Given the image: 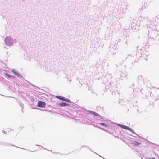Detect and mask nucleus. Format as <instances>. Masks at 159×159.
Instances as JSON below:
<instances>
[{
    "instance_id": "obj_4",
    "label": "nucleus",
    "mask_w": 159,
    "mask_h": 159,
    "mask_svg": "<svg viewBox=\"0 0 159 159\" xmlns=\"http://www.w3.org/2000/svg\"><path fill=\"white\" fill-rule=\"evenodd\" d=\"M57 98L59 99L60 100H62V101H65L67 102L69 101V100L68 99H66L65 98L62 97V96H57Z\"/></svg>"
},
{
    "instance_id": "obj_6",
    "label": "nucleus",
    "mask_w": 159,
    "mask_h": 159,
    "mask_svg": "<svg viewBox=\"0 0 159 159\" xmlns=\"http://www.w3.org/2000/svg\"><path fill=\"white\" fill-rule=\"evenodd\" d=\"M91 112L92 114L94 115V116H98V114L97 113L94 112L93 111H91Z\"/></svg>"
},
{
    "instance_id": "obj_3",
    "label": "nucleus",
    "mask_w": 159,
    "mask_h": 159,
    "mask_svg": "<svg viewBox=\"0 0 159 159\" xmlns=\"http://www.w3.org/2000/svg\"><path fill=\"white\" fill-rule=\"evenodd\" d=\"M119 125V126H120L121 128H122L124 129H126L127 130H129L130 131L131 130V128L128 127V126H126L125 125H120V124Z\"/></svg>"
},
{
    "instance_id": "obj_11",
    "label": "nucleus",
    "mask_w": 159,
    "mask_h": 159,
    "mask_svg": "<svg viewBox=\"0 0 159 159\" xmlns=\"http://www.w3.org/2000/svg\"><path fill=\"white\" fill-rule=\"evenodd\" d=\"M147 159H155V158L154 157H153L152 158H148Z\"/></svg>"
},
{
    "instance_id": "obj_10",
    "label": "nucleus",
    "mask_w": 159,
    "mask_h": 159,
    "mask_svg": "<svg viewBox=\"0 0 159 159\" xmlns=\"http://www.w3.org/2000/svg\"><path fill=\"white\" fill-rule=\"evenodd\" d=\"M5 75L7 76V77H9V78H10L11 77V75L8 74L7 73H5Z\"/></svg>"
},
{
    "instance_id": "obj_9",
    "label": "nucleus",
    "mask_w": 159,
    "mask_h": 159,
    "mask_svg": "<svg viewBox=\"0 0 159 159\" xmlns=\"http://www.w3.org/2000/svg\"><path fill=\"white\" fill-rule=\"evenodd\" d=\"M11 130L10 129H7V132H6V133L5 132V131H3V132L5 133V134H6L7 133V132H9V131L10 132H11Z\"/></svg>"
},
{
    "instance_id": "obj_7",
    "label": "nucleus",
    "mask_w": 159,
    "mask_h": 159,
    "mask_svg": "<svg viewBox=\"0 0 159 159\" xmlns=\"http://www.w3.org/2000/svg\"><path fill=\"white\" fill-rule=\"evenodd\" d=\"M100 124L102 126L105 127H107L108 126V125L107 124H105V123H100Z\"/></svg>"
},
{
    "instance_id": "obj_1",
    "label": "nucleus",
    "mask_w": 159,
    "mask_h": 159,
    "mask_svg": "<svg viewBox=\"0 0 159 159\" xmlns=\"http://www.w3.org/2000/svg\"><path fill=\"white\" fill-rule=\"evenodd\" d=\"M11 38L10 37H7L5 39V43L7 45H10L11 44Z\"/></svg>"
},
{
    "instance_id": "obj_5",
    "label": "nucleus",
    "mask_w": 159,
    "mask_h": 159,
    "mask_svg": "<svg viewBox=\"0 0 159 159\" xmlns=\"http://www.w3.org/2000/svg\"><path fill=\"white\" fill-rule=\"evenodd\" d=\"M60 105L61 106H66L67 105H69L66 103H62L60 104Z\"/></svg>"
},
{
    "instance_id": "obj_2",
    "label": "nucleus",
    "mask_w": 159,
    "mask_h": 159,
    "mask_svg": "<svg viewBox=\"0 0 159 159\" xmlns=\"http://www.w3.org/2000/svg\"><path fill=\"white\" fill-rule=\"evenodd\" d=\"M46 105L45 103L42 101H39L38 103V107H43Z\"/></svg>"
},
{
    "instance_id": "obj_8",
    "label": "nucleus",
    "mask_w": 159,
    "mask_h": 159,
    "mask_svg": "<svg viewBox=\"0 0 159 159\" xmlns=\"http://www.w3.org/2000/svg\"><path fill=\"white\" fill-rule=\"evenodd\" d=\"M12 71L17 76H19V74L17 73V72H15V71H14L13 70H12Z\"/></svg>"
}]
</instances>
